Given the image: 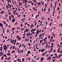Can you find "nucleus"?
<instances>
[{
  "instance_id": "1",
  "label": "nucleus",
  "mask_w": 62,
  "mask_h": 62,
  "mask_svg": "<svg viewBox=\"0 0 62 62\" xmlns=\"http://www.w3.org/2000/svg\"><path fill=\"white\" fill-rule=\"evenodd\" d=\"M44 59V57H42V58H41L40 61H41V62H42V61H43V60Z\"/></svg>"
},
{
  "instance_id": "2",
  "label": "nucleus",
  "mask_w": 62,
  "mask_h": 62,
  "mask_svg": "<svg viewBox=\"0 0 62 62\" xmlns=\"http://www.w3.org/2000/svg\"><path fill=\"white\" fill-rule=\"evenodd\" d=\"M15 19H14L12 20V22H13V23H14V22H15Z\"/></svg>"
},
{
  "instance_id": "3",
  "label": "nucleus",
  "mask_w": 62,
  "mask_h": 62,
  "mask_svg": "<svg viewBox=\"0 0 62 62\" xmlns=\"http://www.w3.org/2000/svg\"><path fill=\"white\" fill-rule=\"evenodd\" d=\"M8 47H4V50H7V49H8Z\"/></svg>"
},
{
  "instance_id": "4",
  "label": "nucleus",
  "mask_w": 62,
  "mask_h": 62,
  "mask_svg": "<svg viewBox=\"0 0 62 62\" xmlns=\"http://www.w3.org/2000/svg\"><path fill=\"white\" fill-rule=\"evenodd\" d=\"M29 30V29H28L27 30V29H26L25 30L26 32H28V31Z\"/></svg>"
},
{
  "instance_id": "5",
  "label": "nucleus",
  "mask_w": 62,
  "mask_h": 62,
  "mask_svg": "<svg viewBox=\"0 0 62 62\" xmlns=\"http://www.w3.org/2000/svg\"><path fill=\"white\" fill-rule=\"evenodd\" d=\"M51 57H49L48 58H47V60H49V59H50L49 60V61H50V60H51Z\"/></svg>"
},
{
  "instance_id": "6",
  "label": "nucleus",
  "mask_w": 62,
  "mask_h": 62,
  "mask_svg": "<svg viewBox=\"0 0 62 62\" xmlns=\"http://www.w3.org/2000/svg\"><path fill=\"white\" fill-rule=\"evenodd\" d=\"M45 50V49L44 48H43V49L42 50H41V52H42L43 51H44V50Z\"/></svg>"
},
{
  "instance_id": "7",
  "label": "nucleus",
  "mask_w": 62,
  "mask_h": 62,
  "mask_svg": "<svg viewBox=\"0 0 62 62\" xmlns=\"http://www.w3.org/2000/svg\"><path fill=\"white\" fill-rule=\"evenodd\" d=\"M29 40V39H25V41H28Z\"/></svg>"
},
{
  "instance_id": "8",
  "label": "nucleus",
  "mask_w": 62,
  "mask_h": 62,
  "mask_svg": "<svg viewBox=\"0 0 62 62\" xmlns=\"http://www.w3.org/2000/svg\"><path fill=\"white\" fill-rule=\"evenodd\" d=\"M3 48H6V47H7L6 45H5L3 46Z\"/></svg>"
},
{
  "instance_id": "9",
  "label": "nucleus",
  "mask_w": 62,
  "mask_h": 62,
  "mask_svg": "<svg viewBox=\"0 0 62 62\" xmlns=\"http://www.w3.org/2000/svg\"><path fill=\"white\" fill-rule=\"evenodd\" d=\"M0 26H3V24H2V23H0Z\"/></svg>"
},
{
  "instance_id": "10",
  "label": "nucleus",
  "mask_w": 62,
  "mask_h": 62,
  "mask_svg": "<svg viewBox=\"0 0 62 62\" xmlns=\"http://www.w3.org/2000/svg\"><path fill=\"white\" fill-rule=\"evenodd\" d=\"M5 30V29L4 28H3V33L4 34H5V31H4Z\"/></svg>"
},
{
  "instance_id": "11",
  "label": "nucleus",
  "mask_w": 62,
  "mask_h": 62,
  "mask_svg": "<svg viewBox=\"0 0 62 62\" xmlns=\"http://www.w3.org/2000/svg\"><path fill=\"white\" fill-rule=\"evenodd\" d=\"M59 50H60V48H59L58 49L57 51L58 52H59Z\"/></svg>"
},
{
  "instance_id": "12",
  "label": "nucleus",
  "mask_w": 62,
  "mask_h": 62,
  "mask_svg": "<svg viewBox=\"0 0 62 62\" xmlns=\"http://www.w3.org/2000/svg\"><path fill=\"white\" fill-rule=\"evenodd\" d=\"M3 56H5V57H6L7 56V55H6V54H4L3 55Z\"/></svg>"
},
{
  "instance_id": "13",
  "label": "nucleus",
  "mask_w": 62,
  "mask_h": 62,
  "mask_svg": "<svg viewBox=\"0 0 62 62\" xmlns=\"http://www.w3.org/2000/svg\"><path fill=\"white\" fill-rule=\"evenodd\" d=\"M60 9V8H59V7H58L57 8V10L58 11H59V10Z\"/></svg>"
},
{
  "instance_id": "14",
  "label": "nucleus",
  "mask_w": 62,
  "mask_h": 62,
  "mask_svg": "<svg viewBox=\"0 0 62 62\" xmlns=\"http://www.w3.org/2000/svg\"><path fill=\"white\" fill-rule=\"evenodd\" d=\"M9 20H11V17L10 16L9 17Z\"/></svg>"
},
{
  "instance_id": "15",
  "label": "nucleus",
  "mask_w": 62,
  "mask_h": 62,
  "mask_svg": "<svg viewBox=\"0 0 62 62\" xmlns=\"http://www.w3.org/2000/svg\"><path fill=\"white\" fill-rule=\"evenodd\" d=\"M4 56H2L1 58V59L2 60V59H4Z\"/></svg>"
},
{
  "instance_id": "16",
  "label": "nucleus",
  "mask_w": 62,
  "mask_h": 62,
  "mask_svg": "<svg viewBox=\"0 0 62 62\" xmlns=\"http://www.w3.org/2000/svg\"><path fill=\"white\" fill-rule=\"evenodd\" d=\"M10 53H8V54H7V55L9 56V55H10Z\"/></svg>"
},
{
  "instance_id": "17",
  "label": "nucleus",
  "mask_w": 62,
  "mask_h": 62,
  "mask_svg": "<svg viewBox=\"0 0 62 62\" xmlns=\"http://www.w3.org/2000/svg\"><path fill=\"white\" fill-rule=\"evenodd\" d=\"M37 32L38 33H39V29H38L37 30Z\"/></svg>"
},
{
  "instance_id": "18",
  "label": "nucleus",
  "mask_w": 62,
  "mask_h": 62,
  "mask_svg": "<svg viewBox=\"0 0 62 62\" xmlns=\"http://www.w3.org/2000/svg\"><path fill=\"white\" fill-rule=\"evenodd\" d=\"M26 36H29V33H28L27 35H26Z\"/></svg>"
},
{
  "instance_id": "19",
  "label": "nucleus",
  "mask_w": 62,
  "mask_h": 62,
  "mask_svg": "<svg viewBox=\"0 0 62 62\" xmlns=\"http://www.w3.org/2000/svg\"><path fill=\"white\" fill-rule=\"evenodd\" d=\"M61 56H62V54H60V55H59V57H61Z\"/></svg>"
},
{
  "instance_id": "20",
  "label": "nucleus",
  "mask_w": 62,
  "mask_h": 62,
  "mask_svg": "<svg viewBox=\"0 0 62 62\" xmlns=\"http://www.w3.org/2000/svg\"><path fill=\"white\" fill-rule=\"evenodd\" d=\"M24 58H23L22 59V62H23L24 61Z\"/></svg>"
},
{
  "instance_id": "21",
  "label": "nucleus",
  "mask_w": 62,
  "mask_h": 62,
  "mask_svg": "<svg viewBox=\"0 0 62 62\" xmlns=\"http://www.w3.org/2000/svg\"><path fill=\"white\" fill-rule=\"evenodd\" d=\"M11 2V0H10H10H8V3H9V2Z\"/></svg>"
},
{
  "instance_id": "22",
  "label": "nucleus",
  "mask_w": 62,
  "mask_h": 62,
  "mask_svg": "<svg viewBox=\"0 0 62 62\" xmlns=\"http://www.w3.org/2000/svg\"><path fill=\"white\" fill-rule=\"evenodd\" d=\"M15 51H13L12 52V53H15Z\"/></svg>"
},
{
  "instance_id": "23",
  "label": "nucleus",
  "mask_w": 62,
  "mask_h": 62,
  "mask_svg": "<svg viewBox=\"0 0 62 62\" xmlns=\"http://www.w3.org/2000/svg\"><path fill=\"white\" fill-rule=\"evenodd\" d=\"M41 4H42V5H43V3H44L43 2L42 3V2L41 1Z\"/></svg>"
},
{
  "instance_id": "24",
  "label": "nucleus",
  "mask_w": 62,
  "mask_h": 62,
  "mask_svg": "<svg viewBox=\"0 0 62 62\" xmlns=\"http://www.w3.org/2000/svg\"><path fill=\"white\" fill-rule=\"evenodd\" d=\"M24 2H25L26 3H27V0H24Z\"/></svg>"
},
{
  "instance_id": "25",
  "label": "nucleus",
  "mask_w": 62,
  "mask_h": 62,
  "mask_svg": "<svg viewBox=\"0 0 62 62\" xmlns=\"http://www.w3.org/2000/svg\"><path fill=\"white\" fill-rule=\"evenodd\" d=\"M21 46H22V45H21V44H20L19 46V48L21 47Z\"/></svg>"
},
{
  "instance_id": "26",
  "label": "nucleus",
  "mask_w": 62,
  "mask_h": 62,
  "mask_svg": "<svg viewBox=\"0 0 62 62\" xmlns=\"http://www.w3.org/2000/svg\"><path fill=\"white\" fill-rule=\"evenodd\" d=\"M33 24L31 25V26L30 27L31 28H32V26H33Z\"/></svg>"
},
{
  "instance_id": "27",
  "label": "nucleus",
  "mask_w": 62,
  "mask_h": 62,
  "mask_svg": "<svg viewBox=\"0 0 62 62\" xmlns=\"http://www.w3.org/2000/svg\"><path fill=\"white\" fill-rule=\"evenodd\" d=\"M14 40H13L12 41L11 43H13V42H14Z\"/></svg>"
},
{
  "instance_id": "28",
  "label": "nucleus",
  "mask_w": 62,
  "mask_h": 62,
  "mask_svg": "<svg viewBox=\"0 0 62 62\" xmlns=\"http://www.w3.org/2000/svg\"><path fill=\"white\" fill-rule=\"evenodd\" d=\"M12 47H13V49H14V48H15V46H12Z\"/></svg>"
},
{
  "instance_id": "29",
  "label": "nucleus",
  "mask_w": 62,
  "mask_h": 62,
  "mask_svg": "<svg viewBox=\"0 0 62 62\" xmlns=\"http://www.w3.org/2000/svg\"><path fill=\"white\" fill-rule=\"evenodd\" d=\"M3 54H4L3 53L2 54H1L0 55V56H2V55H3Z\"/></svg>"
},
{
  "instance_id": "30",
  "label": "nucleus",
  "mask_w": 62,
  "mask_h": 62,
  "mask_svg": "<svg viewBox=\"0 0 62 62\" xmlns=\"http://www.w3.org/2000/svg\"><path fill=\"white\" fill-rule=\"evenodd\" d=\"M47 39V38L46 37L45 38H44V40H46V39Z\"/></svg>"
},
{
  "instance_id": "31",
  "label": "nucleus",
  "mask_w": 62,
  "mask_h": 62,
  "mask_svg": "<svg viewBox=\"0 0 62 62\" xmlns=\"http://www.w3.org/2000/svg\"><path fill=\"white\" fill-rule=\"evenodd\" d=\"M50 7L51 8H52V3H51V6H50Z\"/></svg>"
},
{
  "instance_id": "32",
  "label": "nucleus",
  "mask_w": 62,
  "mask_h": 62,
  "mask_svg": "<svg viewBox=\"0 0 62 62\" xmlns=\"http://www.w3.org/2000/svg\"><path fill=\"white\" fill-rule=\"evenodd\" d=\"M21 39V38H18V39H19V40H20Z\"/></svg>"
},
{
  "instance_id": "33",
  "label": "nucleus",
  "mask_w": 62,
  "mask_h": 62,
  "mask_svg": "<svg viewBox=\"0 0 62 62\" xmlns=\"http://www.w3.org/2000/svg\"><path fill=\"white\" fill-rule=\"evenodd\" d=\"M42 40H41L40 41V43H41L42 42Z\"/></svg>"
},
{
  "instance_id": "34",
  "label": "nucleus",
  "mask_w": 62,
  "mask_h": 62,
  "mask_svg": "<svg viewBox=\"0 0 62 62\" xmlns=\"http://www.w3.org/2000/svg\"><path fill=\"white\" fill-rule=\"evenodd\" d=\"M17 22H16V23L15 24V25H17Z\"/></svg>"
},
{
  "instance_id": "35",
  "label": "nucleus",
  "mask_w": 62,
  "mask_h": 62,
  "mask_svg": "<svg viewBox=\"0 0 62 62\" xmlns=\"http://www.w3.org/2000/svg\"><path fill=\"white\" fill-rule=\"evenodd\" d=\"M45 54V53H43V54H42L43 56H44Z\"/></svg>"
},
{
  "instance_id": "36",
  "label": "nucleus",
  "mask_w": 62,
  "mask_h": 62,
  "mask_svg": "<svg viewBox=\"0 0 62 62\" xmlns=\"http://www.w3.org/2000/svg\"><path fill=\"white\" fill-rule=\"evenodd\" d=\"M30 51H28V54H30Z\"/></svg>"
},
{
  "instance_id": "37",
  "label": "nucleus",
  "mask_w": 62,
  "mask_h": 62,
  "mask_svg": "<svg viewBox=\"0 0 62 62\" xmlns=\"http://www.w3.org/2000/svg\"><path fill=\"white\" fill-rule=\"evenodd\" d=\"M33 29H31V32H33Z\"/></svg>"
},
{
  "instance_id": "38",
  "label": "nucleus",
  "mask_w": 62,
  "mask_h": 62,
  "mask_svg": "<svg viewBox=\"0 0 62 62\" xmlns=\"http://www.w3.org/2000/svg\"><path fill=\"white\" fill-rule=\"evenodd\" d=\"M50 8H49V9H48V12H50Z\"/></svg>"
},
{
  "instance_id": "39",
  "label": "nucleus",
  "mask_w": 62,
  "mask_h": 62,
  "mask_svg": "<svg viewBox=\"0 0 62 62\" xmlns=\"http://www.w3.org/2000/svg\"><path fill=\"white\" fill-rule=\"evenodd\" d=\"M19 60H20V59H17V61H18V62L19 61Z\"/></svg>"
},
{
  "instance_id": "40",
  "label": "nucleus",
  "mask_w": 62,
  "mask_h": 62,
  "mask_svg": "<svg viewBox=\"0 0 62 62\" xmlns=\"http://www.w3.org/2000/svg\"><path fill=\"white\" fill-rule=\"evenodd\" d=\"M48 39H50V35H49L48 36Z\"/></svg>"
},
{
  "instance_id": "41",
  "label": "nucleus",
  "mask_w": 62,
  "mask_h": 62,
  "mask_svg": "<svg viewBox=\"0 0 62 62\" xmlns=\"http://www.w3.org/2000/svg\"><path fill=\"white\" fill-rule=\"evenodd\" d=\"M28 45H29V46H30V45H31V44H30V43H29L28 44Z\"/></svg>"
},
{
  "instance_id": "42",
  "label": "nucleus",
  "mask_w": 62,
  "mask_h": 62,
  "mask_svg": "<svg viewBox=\"0 0 62 62\" xmlns=\"http://www.w3.org/2000/svg\"><path fill=\"white\" fill-rule=\"evenodd\" d=\"M20 44V43H17V44H16V45H19Z\"/></svg>"
},
{
  "instance_id": "43",
  "label": "nucleus",
  "mask_w": 62,
  "mask_h": 62,
  "mask_svg": "<svg viewBox=\"0 0 62 62\" xmlns=\"http://www.w3.org/2000/svg\"><path fill=\"white\" fill-rule=\"evenodd\" d=\"M53 55H53V54H51V56H53Z\"/></svg>"
},
{
  "instance_id": "44",
  "label": "nucleus",
  "mask_w": 62,
  "mask_h": 62,
  "mask_svg": "<svg viewBox=\"0 0 62 62\" xmlns=\"http://www.w3.org/2000/svg\"><path fill=\"white\" fill-rule=\"evenodd\" d=\"M38 36V34H36V35L35 36V37H37Z\"/></svg>"
},
{
  "instance_id": "45",
  "label": "nucleus",
  "mask_w": 62,
  "mask_h": 62,
  "mask_svg": "<svg viewBox=\"0 0 62 62\" xmlns=\"http://www.w3.org/2000/svg\"><path fill=\"white\" fill-rule=\"evenodd\" d=\"M34 11H37V9H34Z\"/></svg>"
},
{
  "instance_id": "46",
  "label": "nucleus",
  "mask_w": 62,
  "mask_h": 62,
  "mask_svg": "<svg viewBox=\"0 0 62 62\" xmlns=\"http://www.w3.org/2000/svg\"><path fill=\"white\" fill-rule=\"evenodd\" d=\"M23 17H25V15H23Z\"/></svg>"
},
{
  "instance_id": "47",
  "label": "nucleus",
  "mask_w": 62,
  "mask_h": 62,
  "mask_svg": "<svg viewBox=\"0 0 62 62\" xmlns=\"http://www.w3.org/2000/svg\"><path fill=\"white\" fill-rule=\"evenodd\" d=\"M17 56H18V55L16 56L15 57V58H16V57H17Z\"/></svg>"
},
{
  "instance_id": "48",
  "label": "nucleus",
  "mask_w": 62,
  "mask_h": 62,
  "mask_svg": "<svg viewBox=\"0 0 62 62\" xmlns=\"http://www.w3.org/2000/svg\"><path fill=\"white\" fill-rule=\"evenodd\" d=\"M52 23L51 22L50 23V26H51L52 25Z\"/></svg>"
},
{
  "instance_id": "49",
  "label": "nucleus",
  "mask_w": 62,
  "mask_h": 62,
  "mask_svg": "<svg viewBox=\"0 0 62 62\" xmlns=\"http://www.w3.org/2000/svg\"><path fill=\"white\" fill-rule=\"evenodd\" d=\"M6 7L7 8V9H8V5H7Z\"/></svg>"
},
{
  "instance_id": "50",
  "label": "nucleus",
  "mask_w": 62,
  "mask_h": 62,
  "mask_svg": "<svg viewBox=\"0 0 62 62\" xmlns=\"http://www.w3.org/2000/svg\"><path fill=\"white\" fill-rule=\"evenodd\" d=\"M53 61H55V59H54L53 60Z\"/></svg>"
},
{
  "instance_id": "51",
  "label": "nucleus",
  "mask_w": 62,
  "mask_h": 62,
  "mask_svg": "<svg viewBox=\"0 0 62 62\" xmlns=\"http://www.w3.org/2000/svg\"><path fill=\"white\" fill-rule=\"evenodd\" d=\"M20 25L22 27V26H23V24H21Z\"/></svg>"
},
{
  "instance_id": "52",
  "label": "nucleus",
  "mask_w": 62,
  "mask_h": 62,
  "mask_svg": "<svg viewBox=\"0 0 62 62\" xmlns=\"http://www.w3.org/2000/svg\"><path fill=\"white\" fill-rule=\"evenodd\" d=\"M37 22L35 23V25H36V24H37Z\"/></svg>"
},
{
  "instance_id": "53",
  "label": "nucleus",
  "mask_w": 62,
  "mask_h": 62,
  "mask_svg": "<svg viewBox=\"0 0 62 62\" xmlns=\"http://www.w3.org/2000/svg\"><path fill=\"white\" fill-rule=\"evenodd\" d=\"M14 29H15L14 28H13L12 29V30H14Z\"/></svg>"
},
{
  "instance_id": "54",
  "label": "nucleus",
  "mask_w": 62,
  "mask_h": 62,
  "mask_svg": "<svg viewBox=\"0 0 62 62\" xmlns=\"http://www.w3.org/2000/svg\"><path fill=\"white\" fill-rule=\"evenodd\" d=\"M39 26V25H38L37 26V28H38Z\"/></svg>"
},
{
  "instance_id": "55",
  "label": "nucleus",
  "mask_w": 62,
  "mask_h": 62,
  "mask_svg": "<svg viewBox=\"0 0 62 62\" xmlns=\"http://www.w3.org/2000/svg\"><path fill=\"white\" fill-rule=\"evenodd\" d=\"M53 30V29L51 28V30H50V31H52V30Z\"/></svg>"
},
{
  "instance_id": "56",
  "label": "nucleus",
  "mask_w": 62,
  "mask_h": 62,
  "mask_svg": "<svg viewBox=\"0 0 62 62\" xmlns=\"http://www.w3.org/2000/svg\"><path fill=\"white\" fill-rule=\"evenodd\" d=\"M15 43L16 42V40H15Z\"/></svg>"
},
{
  "instance_id": "57",
  "label": "nucleus",
  "mask_w": 62,
  "mask_h": 62,
  "mask_svg": "<svg viewBox=\"0 0 62 62\" xmlns=\"http://www.w3.org/2000/svg\"><path fill=\"white\" fill-rule=\"evenodd\" d=\"M2 48H3V47H0V49H2Z\"/></svg>"
},
{
  "instance_id": "58",
  "label": "nucleus",
  "mask_w": 62,
  "mask_h": 62,
  "mask_svg": "<svg viewBox=\"0 0 62 62\" xmlns=\"http://www.w3.org/2000/svg\"><path fill=\"white\" fill-rule=\"evenodd\" d=\"M9 15H10L11 14V13L10 12H9Z\"/></svg>"
},
{
  "instance_id": "59",
  "label": "nucleus",
  "mask_w": 62,
  "mask_h": 62,
  "mask_svg": "<svg viewBox=\"0 0 62 62\" xmlns=\"http://www.w3.org/2000/svg\"><path fill=\"white\" fill-rule=\"evenodd\" d=\"M39 33H38V32H37L36 33V34H37L38 35V34H39Z\"/></svg>"
},
{
  "instance_id": "60",
  "label": "nucleus",
  "mask_w": 62,
  "mask_h": 62,
  "mask_svg": "<svg viewBox=\"0 0 62 62\" xmlns=\"http://www.w3.org/2000/svg\"><path fill=\"white\" fill-rule=\"evenodd\" d=\"M39 58H37L36 59V60H38V59H39Z\"/></svg>"
},
{
  "instance_id": "61",
  "label": "nucleus",
  "mask_w": 62,
  "mask_h": 62,
  "mask_svg": "<svg viewBox=\"0 0 62 62\" xmlns=\"http://www.w3.org/2000/svg\"><path fill=\"white\" fill-rule=\"evenodd\" d=\"M35 30H36V29L35 28L34 29L33 31H35Z\"/></svg>"
},
{
  "instance_id": "62",
  "label": "nucleus",
  "mask_w": 62,
  "mask_h": 62,
  "mask_svg": "<svg viewBox=\"0 0 62 62\" xmlns=\"http://www.w3.org/2000/svg\"><path fill=\"white\" fill-rule=\"evenodd\" d=\"M37 17H38V16L37 15L35 17V18H37Z\"/></svg>"
},
{
  "instance_id": "63",
  "label": "nucleus",
  "mask_w": 62,
  "mask_h": 62,
  "mask_svg": "<svg viewBox=\"0 0 62 62\" xmlns=\"http://www.w3.org/2000/svg\"><path fill=\"white\" fill-rule=\"evenodd\" d=\"M40 51H41V50H40V49H39V52H40Z\"/></svg>"
},
{
  "instance_id": "64",
  "label": "nucleus",
  "mask_w": 62,
  "mask_h": 62,
  "mask_svg": "<svg viewBox=\"0 0 62 62\" xmlns=\"http://www.w3.org/2000/svg\"><path fill=\"white\" fill-rule=\"evenodd\" d=\"M55 50H54V53H55Z\"/></svg>"
}]
</instances>
